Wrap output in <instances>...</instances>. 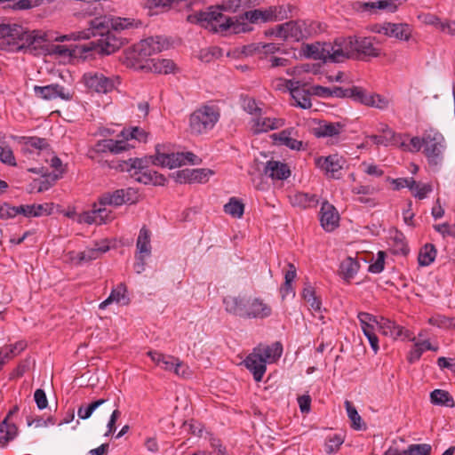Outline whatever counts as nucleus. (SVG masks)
Wrapping results in <instances>:
<instances>
[{
    "mask_svg": "<svg viewBox=\"0 0 455 455\" xmlns=\"http://www.w3.org/2000/svg\"><path fill=\"white\" fill-rule=\"evenodd\" d=\"M4 143L0 142V160L2 163L10 166H15L16 161L12 150L9 147H5Z\"/></svg>",
    "mask_w": 455,
    "mask_h": 455,
    "instance_id": "nucleus-52",
    "label": "nucleus"
},
{
    "mask_svg": "<svg viewBox=\"0 0 455 455\" xmlns=\"http://www.w3.org/2000/svg\"><path fill=\"white\" fill-rule=\"evenodd\" d=\"M378 134L371 135V142L376 145H404L402 135L395 134V132L386 124H379L377 127Z\"/></svg>",
    "mask_w": 455,
    "mask_h": 455,
    "instance_id": "nucleus-16",
    "label": "nucleus"
},
{
    "mask_svg": "<svg viewBox=\"0 0 455 455\" xmlns=\"http://www.w3.org/2000/svg\"><path fill=\"white\" fill-rule=\"evenodd\" d=\"M395 185V189L403 188H409L411 191L414 190V186L419 188V184L412 178H399L392 180Z\"/></svg>",
    "mask_w": 455,
    "mask_h": 455,
    "instance_id": "nucleus-61",
    "label": "nucleus"
},
{
    "mask_svg": "<svg viewBox=\"0 0 455 455\" xmlns=\"http://www.w3.org/2000/svg\"><path fill=\"white\" fill-rule=\"evenodd\" d=\"M187 21L199 24L214 32L230 31L233 34L252 30L251 24L259 23L258 9L243 12L242 14L229 17L220 12V7H210L205 12H198L187 16Z\"/></svg>",
    "mask_w": 455,
    "mask_h": 455,
    "instance_id": "nucleus-2",
    "label": "nucleus"
},
{
    "mask_svg": "<svg viewBox=\"0 0 455 455\" xmlns=\"http://www.w3.org/2000/svg\"><path fill=\"white\" fill-rule=\"evenodd\" d=\"M43 0H14L12 4H8L14 10H29L34 7L39 6Z\"/></svg>",
    "mask_w": 455,
    "mask_h": 455,
    "instance_id": "nucleus-53",
    "label": "nucleus"
},
{
    "mask_svg": "<svg viewBox=\"0 0 455 455\" xmlns=\"http://www.w3.org/2000/svg\"><path fill=\"white\" fill-rule=\"evenodd\" d=\"M136 247L140 255H149L151 252L150 232L145 227H143L140 231Z\"/></svg>",
    "mask_w": 455,
    "mask_h": 455,
    "instance_id": "nucleus-41",
    "label": "nucleus"
},
{
    "mask_svg": "<svg viewBox=\"0 0 455 455\" xmlns=\"http://www.w3.org/2000/svg\"><path fill=\"white\" fill-rule=\"evenodd\" d=\"M51 166L57 173L49 174V177L52 178V181H56L61 178L62 174L65 172V169L63 168L61 160L58 156H52L51 159Z\"/></svg>",
    "mask_w": 455,
    "mask_h": 455,
    "instance_id": "nucleus-58",
    "label": "nucleus"
},
{
    "mask_svg": "<svg viewBox=\"0 0 455 455\" xmlns=\"http://www.w3.org/2000/svg\"><path fill=\"white\" fill-rule=\"evenodd\" d=\"M315 195H308L306 193H298L293 196L292 204L301 208H309L317 204Z\"/></svg>",
    "mask_w": 455,
    "mask_h": 455,
    "instance_id": "nucleus-45",
    "label": "nucleus"
},
{
    "mask_svg": "<svg viewBox=\"0 0 455 455\" xmlns=\"http://www.w3.org/2000/svg\"><path fill=\"white\" fill-rule=\"evenodd\" d=\"M293 131L292 128L285 129L278 133H274L272 138L278 145H283L290 149L299 151L303 148V142L291 137Z\"/></svg>",
    "mask_w": 455,
    "mask_h": 455,
    "instance_id": "nucleus-25",
    "label": "nucleus"
},
{
    "mask_svg": "<svg viewBox=\"0 0 455 455\" xmlns=\"http://www.w3.org/2000/svg\"><path fill=\"white\" fill-rule=\"evenodd\" d=\"M431 403L436 405H444L454 407L455 402L448 391L443 389H435L430 394Z\"/></svg>",
    "mask_w": 455,
    "mask_h": 455,
    "instance_id": "nucleus-37",
    "label": "nucleus"
},
{
    "mask_svg": "<svg viewBox=\"0 0 455 455\" xmlns=\"http://www.w3.org/2000/svg\"><path fill=\"white\" fill-rule=\"evenodd\" d=\"M19 411L18 406H14L6 415L0 424V443L6 444L12 440L18 434V427L14 423H10L9 419Z\"/></svg>",
    "mask_w": 455,
    "mask_h": 455,
    "instance_id": "nucleus-21",
    "label": "nucleus"
},
{
    "mask_svg": "<svg viewBox=\"0 0 455 455\" xmlns=\"http://www.w3.org/2000/svg\"><path fill=\"white\" fill-rule=\"evenodd\" d=\"M148 355L157 365L161 366L166 371H170L174 367L175 360L177 359L156 351H149Z\"/></svg>",
    "mask_w": 455,
    "mask_h": 455,
    "instance_id": "nucleus-42",
    "label": "nucleus"
},
{
    "mask_svg": "<svg viewBox=\"0 0 455 455\" xmlns=\"http://www.w3.org/2000/svg\"><path fill=\"white\" fill-rule=\"evenodd\" d=\"M390 104V100L381 94H371V108H376L379 109H386L388 108Z\"/></svg>",
    "mask_w": 455,
    "mask_h": 455,
    "instance_id": "nucleus-59",
    "label": "nucleus"
},
{
    "mask_svg": "<svg viewBox=\"0 0 455 455\" xmlns=\"http://www.w3.org/2000/svg\"><path fill=\"white\" fill-rule=\"evenodd\" d=\"M284 24L286 40H302L306 36L305 22L300 20H290Z\"/></svg>",
    "mask_w": 455,
    "mask_h": 455,
    "instance_id": "nucleus-28",
    "label": "nucleus"
},
{
    "mask_svg": "<svg viewBox=\"0 0 455 455\" xmlns=\"http://www.w3.org/2000/svg\"><path fill=\"white\" fill-rule=\"evenodd\" d=\"M98 204H99V203L98 204L94 203L93 205H92L93 209H94V211H95V212L97 214V218H98L97 220H100V225L101 224H105V223H107L108 221H111V220H112V217L110 216L111 212L108 211L105 208V206L100 205V207H98Z\"/></svg>",
    "mask_w": 455,
    "mask_h": 455,
    "instance_id": "nucleus-63",
    "label": "nucleus"
},
{
    "mask_svg": "<svg viewBox=\"0 0 455 455\" xmlns=\"http://www.w3.org/2000/svg\"><path fill=\"white\" fill-rule=\"evenodd\" d=\"M329 45V54L326 55V61L342 62L349 57L348 52L345 51L340 43L335 41L334 44L326 43Z\"/></svg>",
    "mask_w": 455,
    "mask_h": 455,
    "instance_id": "nucleus-33",
    "label": "nucleus"
},
{
    "mask_svg": "<svg viewBox=\"0 0 455 455\" xmlns=\"http://www.w3.org/2000/svg\"><path fill=\"white\" fill-rule=\"evenodd\" d=\"M371 32L383 33L385 36L404 41H408L411 36V28L405 23L374 24L371 25Z\"/></svg>",
    "mask_w": 455,
    "mask_h": 455,
    "instance_id": "nucleus-12",
    "label": "nucleus"
},
{
    "mask_svg": "<svg viewBox=\"0 0 455 455\" xmlns=\"http://www.w3.org/2000/svg\"><path fill=\"white\" fill-rule=\"evenodd\" d=\"M108 403H109L108 399H99V400H96V401L91 403L87 406L81 405L77 410V416L81 419H87L92 415L93 411L96 409L100 408L102 405H105V407L101 411L106 413H108L110 411L109 407H108Z\"/></svg>",
    "mask_w": 455,
    "mask_h": 455,
    "instance_id": "nucleus-29",
    "label": "nucleus"
},
{
    "mask_svg": "<svg viewBox=\"0 0 455 455\" xmlns=\"http://www.w3.org/2000/svg\"><path fill=\"white\" fill-rule=\"evenodd\" d=\"M138 192L132 188L116 189L114 192H107L101 195L99 199V205L120 206L124 204H135L138 202Z\"/></svg>",
    "mask_w": 455,
    "mask_h": 455,
    "instance_id": "nucleus-9",
    "label": "nucleus"
},
{
    "mask_svg": "<svg viewBox=\"0 0 455 455\" xmlns=\"http://www.w3.org/2000/svg\"><path fill=\"white\" fill-rule=\"evenodd\" d=\"M345 406L347 409V416L351 420V427L355 430H361L363 428H366V424L363 422L361 416L358 414L355 407L352 404L351 402L346 401Z\"/></svg>",
    "mask_w": 455,
    "mask_h": 455,
    "instance_id": "nucleus-44",
    "label": "nucleus"
},
{
    "mask_svg": "<svg viewBox=\"0 0 455 455\" xmlns=\"http://www.w3.org/2000/svg\"><path fill=\"white\" fill-rule=\"evenodd\" d=\"M263 173L272 180H283L291 175V170L284 163L269 160L264 166Z\"/></svg>",
    "mask_w": 455,
    "mask_h": 455,
    "instance_id": "nucleus-20",
    "label": "nucleus"
},
{
    "mask_svg": "<svg viewBox=\"0 0 455 455\" xmlns=\"http://www.w3.org/2000/svg\"><path fill=\"white\" fill-rule=\"evenodd\" d=\"M34 92L36 97L45 100H52L57 98L69 100L73 97V93L58 84H52L45 86L36 85L34 86Z\"/></svg>",
    "mask_w": 455,
    "mask_h": 455,
    "instance_id": "nucleus-15",
    "label": "nucleus"
},
{
    "mask_svg": "<svg viewBox=\"0 0 455 455\" xmlns=\"http://www.w3.org/2000/svg\"><path fill=\"white\" fill-rule=\"evenodd\" d=\"M83 80L87 88L99 93H108L119 84L118 77H108L100 72H87Z\"/></svg>",
    "mask_w": 455,
    "mask_h": 455,
    "instance_id": "nucleus-7",
    "label": "nucleus"
},
{
    "mask_svg": "<svg viewBox=\"0 0 455 455\" xmlns=\"http://www.w3.org/2000/svg\"><path fill=\"white\" fill-rule=\"evenodd\" d=\"M133 27V20L121 17L100 16L90 21V30L93 36L110 29L117 33Z\"/></svg>",
    "mask_w": 455,
    "mask_h": 455,
    "instance_id": "nucleus-5",
    "label": "nucleus"
},
{
    "mask_svg": "<svg viewBox=\"0 0 455 455\" xmlns=\"http://www.w3.org/2000/svg\"><path fill=\"white\" fill-rule=\"evenodd\" d=\"M96 36H100V38L91 43L93 45L92 48L101 54H111L127 43L125 38L117 36L110 29Z\"/></svg>",
    "mask_w": 455,
    "mask_h": 455,
    "instance_id": "nucleus-8",
    "label": "nucleus"
},
{
    "mask_svg": "<svg viewBox=\"0 0 455 455\" xmlns=\"http://www.w3.org/2000/svg\"><path fill=\"white\" fill-rule=\"evenodd\" d=\"M213 172L210 169H183L172 174V178L178 183H204L206 182Z\"/></svg>",
    "mask_w": 455,
    "mask_h": 455,
    "instance_id": "nucleus-14",
    "label": "nucleus"
},
{
    "mask_svg": "<svg viewBox=\"0 0 455 455\" xmlns=\"http://www.w3.org/2000/svg\"><path fill=\"white\" fill-rule=\"evenodd\" d=\"M252 122L253 124L251 126V130L255 134L275 130L284 124L283 119L261 117L260 116H257V117L254 118Z\"/></svg>",
    "mask_w": 455,
    "mask_h": 455,
    "instance_id": "nucleus-23",
    "label": "nucleus"
},
{
    "mask_svg": "<svg viewBox=\"0 0 455 455\" xmlns=\"http://www.w3.org/2000/svg\"><path fill=\"white\" fill-rule=\"evenodd\" d=\"M436 257V250L434 244L427 243L419 251L418 261L420 266L430 265Z\"/></svg>",
    "mask_w": 455,
    "mask_h": 455,
    "instance_id": "nucleus-40",
    "label": "nucleus"
},
{
    "mask_svg": "<svg viewBox=\"0 0 455 455\" xmlns=\"http://www.w3.org/2000/svg\"><path fill=\"white\" fill-rule=\"evenodd\" d=\"M343 443V439L339 435H334L330 438L325 444V449L327 453H333L337 451L339 446Z\"/></svg>",
    "mask_w": 455,
    "mask_h": 455,
    "instance_id": "nucleus-64",
    "label": "nucleus"
},
{
    "mask_svg": "<svg viewBox=\"0 0 455 455\" xmlns=\"http://www.w3.org/2000/svg\"><path fill=\"white\" fill-rule=\"evenodd\" d=\"M142 68H146V66H142ZM147 68L155 73L169 74L174 70L175 64L167 59H150L147 63Z\"/></svg>",
    "mask_w": 455,
    "mask_h": 455,
    "instance_id": "nucleus-31",
    "label": "nucleus"
},
{
    "mask_svg": "<svg viewBox=\"0 0 455 455\" xmlns=\"http://www.w3.org/2000/svg\"><path fill=\"white\" fill-rule=\"evenodd\" d=\"M98 220L97 214L93 208L91 211L84 212L81 213L78 217V221L80 223H86L89 225H92V224L100 225L101 220Z\"/></svg>",
    "mask_w": 455,
    "mask_h": 455,
    "instance_id": "nucleus-62",
    "label": "nucleus"
},
{
    "mask_svg": "<svg viewBox=\"0 0 455 455\" xmlns=\"http://www.w3.org/2000/svg\"><path fill=\"white\" fill-rule=\"evenodd\" d=\"M259 349H253V351L247 355L243 360L244 366L252 373L255 381H261L267 366L265 361L261 358L259 354Z\"/></svg>",
    "mask_w": 455,
    "mask_h": 455,
    "instance_id": "nucleus-18",
    "label": "nucleus"
},
{
    "mask_svg": "<svg viewBox=\"0 0 455 455\" xmlns=\"http://www.w3.org/2000/svg\"><path fill=\"white\" fill-rule=\"evenodd\" d=\"M291 95L295 101L292 105L307 109L312 107L309 93L301 88H291Z\"/></svg>",
    "mask_w": 455,
    "mask_h": 455,
    "instance_id": "nucleus-35",
    "label": "nucleus"
},
{
    "mask_svg": "<svg viewBox=\"0 0 455 455\" xmlns=\"http://www.w3.org/2000/svg\"><path fill=\"white\" fill-rule=\"evenodd\" d=\"M302 296L304 299L309 303L310 307L315 310H319L321 307V301L318 299V298L315 296V292L314 288L307 284L304 289L302 292Z\"/></svg>",
    "mask_w": 455,
    "mask_h": 455,
    "instance_id": "nucleus-49",
    "label": "nucleus"
},
{
    "mask_svg": "<svg viewBox=\"0 0 455 455\" xmlns=\"http://www.w3.org/2000/svg\"><path fill=\"white\" fill-rule=\"evenodd\" d=\"M378 333L381 334L384 337H390L394 339H408L411 341L415 340V337L408 331L404 330L403 327L395 325L390 320L384 318L383 316H375L371 315V348L375 353L379 350V336Z\"/></svg>",
    "mask_w": 455,
    "mask_h": 455,
    "instance_id": "nucleus-3",
    "label": "nucleus"
},
{
    "mask_svg": "<svg viewBox=\"0 0 455 455\" xmlns=\"http://www.w3.org/2000/svg\"><path fill=\"white\" fill-rule=\"evenodd\" d=\"M221 56V49L218 47H210L204 49L200 52V59L204 62H211L216 58Z\"/></svg>",
    "mask_w": 455,
    "mask_h": 455,
    "instance_id": "nucleus-55",
    "label": "nucleus"
},
{
    "mask_svg": "<svg viewBox=\"0 0 455 455\" xmlns=\"http://www.w3.org/2000/svg\"><path fill=\"white\" fill-rule=\"evenodd\" d=\"M168 45V41L159 36L146 38L135 45L134 52L136 56L134 58L138 61L146 60L148 62V57L167 49Z\"/></svg>",
    "mask_w": 455,
    "mask_h": 455,
    "instance_id": "nucleus-6",
    "label": "nucleus"
},
{
    "mask_svg": "<svg viewBox=\"0 0 455 455\" xmlns=\"http://www.w3.org/2000/svg\"><path fill=\"white\" fill-rule=\"evenodd\" d=\"M220 117V110L215 106L204 105L196 109L189 116L191 134L201 135L213 129Z\"/></svg>",
    "mask_w": 455,
    "mask_h": 455,
    "instance_id": "nucleus-4",
    "label": "nucleus"
},
{
    "mask_svg": "<svg viewBox=\"0 0 455 455\" xmlns=\"http://www.w3.org/2000/svg\"><path fill=\"white\" fill-rule=\"evenodd\" d=\"M19 143L22 145L21 151L23 154H33L49 148L47 140L38 137H20Z\"/></svg>",
    "mask_w": 455,
    "mask_h": 455,
    "instance_id": "nucleus-24",
    "label": "nucleus"
},
{
    "mask_svg": "<svg viewBox=\"0 0 455 455\" xmlns=\"http://www.w3.org/2000/svg\"><path fill=\"white\" fill-rule=\"evenodd\" d=\"M152 164L151 156L144 158H130L128 161H124V164H120L122 171L130 172L132 169H138L140 172H136L137 174H140V172L148 170V164Z\"/></svg>",
    "mask_w": 455,
    "mask_h": 455,
    "instance_id": "nucleus-34",
    "label": "nucleus"
},
{
    "mask_svg": "<svg viewBox=\"0 0 455 455\" xmlns=\"http://www.w3.org/2000/svg\"><path fill=\"white\" fill-rule=\"evenodd\" d=\"M147 5L149 8L161 7L165 11L174 9L180 12L184 9H190L192 2L190 0H147Z\"/></svg>",
    "mask_w": 455,
    "mask_h": 455,
    "instance_id": "nucleus-26",
    "label": "nucleus"
},
{
    "mask_svg": "<svg viewBox=\"0 0 455 455\" xmlns=\"http://www.w3.org/2000/svg\"><path fill=\"white\" fill-rule=\"evenodd\" d=\"M428 323L440 328H455V317L437 315L430 317Z\"/></svg>",
    "mask_w": 455,
    "mask_h": 455,
    "instance_id": "nucleus-48",
    "label": "nucleus"
},
{
    "mask_svg": "<svg viewBox=\"0 0 455 455\" xmlns=\"http://www.w3.org/2000/svg\"><path fill=\"white\" fill-rule=\"evenodd\" d=\"M243 108L250 115L261 116L262 108H259L253 98H244L243 100Z\"/></svg>",
    "mask_w": 455,
    "mask_h": 455,
    "instance_id": "nucleus-54",
    "label": "nucleus"
},
{
    "mask_svg": "<svg viewBox=\"0 0 455 455\" xmlns=\"http://www.w3.org/2000/svg\"><path fill=\"white\" fill-rule=\"evenodd\" d=\"M358 268V262L348 257L340 263L339 271L345 279H350L357 272Z\"/></svg>",
    "mask_w": 455,
    "mask_h": 455,
    "instance_id": "nucleus-46",
    "label": "nucleus"
},
{
    "mask_svg": "<svg viewBox=\"0 0 455 455\" xmlns=\"http://www.w3.org/2000/svg\"><path fill=\"white\" fill-rule=\"evenodd\" d=\"M108 250H109L108 245L99 246L98 244H96V246L93 248H87L86 250H84V251H81L78 254L79 263L84 262V261L87 262V261H91L92 259H96L102 253H105Z\"/></svg>",
    "mask_w": 455,
    "mask_h": 455,
    "instance_id": "nucleus-39",
    "label": "nucleus"
},
{
    "mask_svg": "<svg viewBox=\"0 0 455 455\" xmlns=\"http://www.w3.org/2000/svg\"><path fill=\"white\" fill-rule=\"evenodd\" d=\"M376 10L393 13L397 10L396 0H377L371 2V13L376 12Z\"/></svg>",
    "mask_w": 455,
    "mask_h": 455,
    "instance_id": "nucleus-47",
    "label": "nucleus"
},
{
    "mask_svg": "<svg viewBox=\"0 0 455 455\" xmlns=\"http://www.w3.org/2000/svg\"><path fill=\"white\" fill-rule=\"evenodd\" d=\"M424 153L428 158L429 162L437 164V160L442 153L443 137V135L433 129L426 131L423 135Z\"/></svg>",
    "mask_w": 455,
    "mask_h": 455,
    "instance_id": "nucleus-10",
    "label": "nucleus"
},
{
    "mask_svg": "<svg viewBox=\"0 0 455 455\" xmlns=\"http://www.w3.org/2000/svg\"><path fill=\"white\" fill-rule=\"evenodd\" d=\"M269 11L273 22L287 20L292 16L293 11L296 9L291 4L287 5H273L269 6Z\"/></svg>",
    "mask_w": 455,
    "mask_h": 455,
    "instance_id": "nucleus-36",
    "label": "nucleus"
},
{
    "mask_svg": "<svg viewBox=\"0 0 455 455\" xmlns=\"http://www.w3.org/2000/svg\"><path fill=\"white\" fill-rule=\"evenodd\" d=\"M402 140L404 141V145H397L400 148H403L404 150H408L411 152H418L423 147V137L420 139L419 137H413L410 139L407 143L408 138L402 136Z\"/></svg>",
    "mask_w": 455,
    "mask_h": 455,
    "instance_id": "nucleus-51",
    "label": "nucleus"
},
{
    "mask_svg": "<svg viewBox=\"0 0 455 455\" xmlns=\"http://www.w3.org/2000/svg\"><path fill=\"white\" fill-rule=\"evenodd\" d=\"M329 45H326V43L323 44H307L303 50L304 55L307 58H310L313 60H323L326 62V55L329 54L328 52Z\"/></svg>",
    "mask_w": 455,
    "mask_h": 455,
    "instance_id": "nucleus-30",
    "label": "nucleus"
},
{
    "mask_svg": "<svg viewBox=\"0 0 455 455\" xmlns=\"http://www.w3.org/2000/svg\"><path fill=\"white\" fill-rule=\"evenodd\" d=\"M126 289L124 284H120L116 289L112 290L110 295L100 304V308L104 309L113 302L127 304L125 299Z\"/></svg>",
    "mask_w": 455,
    "mask_h": 455,
    "instance_id": "nucleus-38",
    "label": "nucleus"
},
{
    "mask_svg": "<svg viewBox=\"0 0 455 455\" xmlns=\"http://www.w3.org/2000/svg\"><path fill=\"white\" fill-rule=\"evenodd\" d=\"M344 163V159L338 155L319 157L315 160L317 167L331 174L333 178L339 177V172L342 169Z\"/></svg>",
    "mask_w": 455,
    "mask_h": 455,
    "instance_id": "nucleus-19",
    "label": "nucleus"
},
{
    "mask_svg": "<svg viewBox=\"0 0 455 455\" xmlns=\"http://www.w3.org/2000/svg\"><path fill=\"white\" fill-rule=\"evenodd\" d=\"M245 311V319H264L271 315L272 307L261 298L246 297Z\"/></svg>",
    "mask_w": 455,
    "mask_h": 455,
    "instance_id": "nucleus-11",
    "label": "nucleus"
},
{
    "mask_svg": "<svg viewBox=\"0 0 455 455\" xmlns=\"http://www.w3.org/2000/svg\"><path fill=\"white\" fill-rule=\"evenodd\" d=\"M246 297L242 295H228L223 299L225 310L233 315L243 318Z\"/></svg>",
    "mask_w": 455,
    "mask_h": 455,
    "instance_id": "nucleus-22",
    "label": "nucleus"
},
{
    "mask_svg": "<svg viewBox=\"0 0 455 455\" xmlns=\"http://www.w3.org/2000/svg\"><path fill=\"white\" fill-rule=\"evenodd\" d=\"M254 349H259V354H260L261 358L265 361V363L267 362L276 361L283 353V347L280 342H275L271 346L267 347L259 346Z\"/></svg>",
    "mask_w": 455,
    "mask_h": 455,
    "instance_id": "nucleus-32",
    "label": "nucleus"
},
{
    "mask_svg": "<svg viewBox=\"0 0 455 455\" xmlns=\"http://www.w3.org/2000/svg\"><path fill=\"white\" fill-rule=\"evenodd\" d=\"M0 49L16 52L23 49H44L50 54L59 56H70L72 51L65 45L47 44L45 35H39L36 31L29 32L17 24L0 23Z\"/></svg>",
    "mask_w": 455,
    "mask_h": 455,
    "instance_id": "nucleus-1",
    "label": "nucleus"
},
{
    "mask_svg": "<svg viewBox=\"0 0 455 455\" xmlns=\"http://www.w3.org/2000/svg\"><path fill=\"white\" fill-rule=\"evenodd\" d=\"M386 257L387 253L384 251H379L378 252L377 259L371 266V273L378 274L384 270Z\"/></svg>",
    "mask_w": 455,
    "mask_h": 455,
    "instance_id": "nucleus-60",
    "label": "nucleus"
},
{
    "mask_svg": "<svg viewBox=\"0 0 455 455\" xmlns=\"http://www.w3.org/2000/svg\"><path fill=\"white\" fill-rule=\"evenodd\" d=\"M164 146L157 144L156 146V154L151 156L152 164L170 169L180 167L183 164V153H167Z\"/></svg>",
    "mask_w": 455,
    "mask_h": 455,
    "instance_id": "nucleus-13",
    "label": "nucleus"
},
{
    "mask_svg": "<svg viewBox=\"0 0 455 455\" xmlns=\"http://www.w3.org/2000/svg\"><path fill=\"white\" fill-rule=\"evenodd\" d=\"M343 129V125L340 123H328L322 121L319 123L317 127L311 130L312 134L317 138L322 137H333L339 135Z\"/></svg>",
    "mask_w": 455,
    "mask_h": 455,
    "instance_id": "nucleus-27",
    "label": "nucleus"
},
{
    "mask_svg": "<svg viewBox=\"0 0 455 455\" xmlns=\"http://www.w3.org/2000/svg\"><path fill=\"white\" fill-rule=\"evenodd\" d=\"M349 44L358 53L366 55L368 49H370V40L367 37H356L354 43L350 41Z\"/></svg>",
    "mask_w": 455,
    "mask_h": 455,
    "instance_id": "nucleus-56",
    "label": "nucleus"
},
{
    "mask_svg": "<svg viewBox=\"0 0 455 455\" xmlns=\"http://www.w3.org/2000/svg\"><path fill=\"white\" fill-rule=\"evenodd\" d=\"M432 447L427 443L411 444L403 451V455H431Z\"/></svg>",
    "mask_w": 455,
    "mask_h": 455,
    "instance_id": "nucleus-50",
    "label": "nucleus"
},
{
    "mask_svg": "<svg viewBox=\"0 0 455 455\" xmlns=\"http://www.w3.org/2000/svg\"><path fill=\"white\" fill-rule=\"evenodd\" d=\"M320 215L321 226L327 232H331L339 227V214L328 201L323 203Z\"/></svg>",
    "mask_w": 455,
    "mask_h": 455,
    "instance_id": "nucleus-17",
    "label": "nucleus"
},
{
    "mask_svg": "<svg viewBox=\"0 0 455 455\" xmlns=\"http://www.w3.org/2000/svg\"><path fill=\"white\" fill-rule=\"evenodd\" d=\"M126 140L135 139L139 141H146L148 133L139 127H133L132 130L124 131L122 132Z\"/></svg>",
    "mask_w": 455,
    "mask_h": 455,
    "instance_id": "nucleus-57",
    "label": "nucleus"
},
{
    "mask_svg": "<svg viewBox=\"0 0 455 455\" xmlns=\"http://www.w3.org/2000/svg\"><path fill=\"white\" fill-rule=\"evenodd\" d=\"M224 212L233 218L240 219L244 212V204L235 197L229 199V202L224 205Z\"/></svg>",
    "mask_w": 455,
    "mask_h": 455,
    "instance_id": "nucleus-43",
    "label": "nucleus"
}]
</instances>
